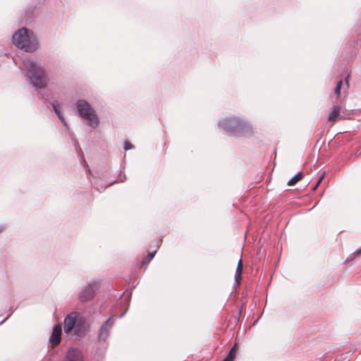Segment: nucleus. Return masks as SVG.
Listing matches in <instances>:
<instances>
[{
  "label": "nucleus",
  "mask_w": 361,
  "mask_h": 361,
  "mask_svg": "<svg viewBox=\"0 0 361 361\" xmlns=\"http://www.w3.org/2000/svg\"><path fill=\"white\" fill-rule=\"evenodd\" d=\"M343 84V81L341 80L337 82V85L334 90V93L336 96H339L341 94V88Z\"/></svg>",
  "instance_id": "nucleus-15"
},
{
  "label": "nucleus",
  "mask_w": 361,
  "mask_h": 361,
  "mask_svg": "<svg viewBox=\"0 0 361 361\" xmlns=\"http://www.w3.org/2000/svg\"><path fill=\"white\" fill-rule=\"evenodd\" d=\"M12 42L18 48L27 52H32L37 49L38 42L33 32L23 27L13 35Z\"/></svg>",
  "instance_id": "nucleus-2"
},
{
  "label": "nucleus",
  "mask_w": 361,
  "mask_h": 361,
  "mask_svg": "<svg viewBox=\"0 0 361 361\" xmlns=\"http://www.w3.org/2000/svg\"><path fill=\"white\" fill-rule=\"evenodd\" d=\"M242 273H243V262H242V259H240L238 261V265L236 267V270H235V282L237 284L240 283V280L241 279Z\"/></svg>",
  "instance_id": "nucleus-12"
},
{
  "label": "nucleus",
  "mask_w": 361,
  "mask_h": 361,
  "mask_svg": "<svg viewBox=\"0 0 361 361\" xmlns=\"http://www.w3.org/2000/svg\"><path fill=\"white\" fill-rule=\"evenodd\" d=\"M78 313L72 312L69 313L64 319L63 329L65 333L69 334L74 330L75 326L76 318Z\"/></svg>",
  "instance_id": "nucleus-7"
},
{
  "label": "nucleus",
  "mask_w": 361,
  "mask_h": 361,
  "mask_svg": "<svg viewBox=\"0 0 361 361\" xmlns=\"http://www.w3.org/2000/svg\"><path fill=\"white\" fill-rule=\"evenodd\" d=\"M340 111V106H335L329 115V120L330 121L334 122L336 120L337 117L339 116Z\"/></svg>",
  "instance_id": "nucleus-13"
},
{
  "label": "nucleus",
  "mask_w": 361,
  "mask_h": 361,
  "mask_svg": "<svg viewBox=\"0 0 361 361\" xmlns=\"http://www.w3.org/2000/svg\"><path fill=\"white\" fill-rule=\"evenodd\" d=\"M132 148H133V145L130 142H128L127 141L125 142V143H124V149L126 151H127L128 149H130Z\"/></svg>",
  "instance_id": "nucleus-19"
},
{
  "label": "nucleus",
  "mask_w": 361,
  "mask_h": 361,
  "mask_svg": "<svg viewBox=\"0 0 361 361\" xmlns=\"http://www.w3.org/2000/svg\"><path fill=\"white\" fill-rule=\"evenodd\" d=\"M234 358L235 357L233 356L228 354L223 361H233Z\"/></svg>",
  "instance_id": "nucleus-20"
},
{
  "label": "nucleus",
  "mask_w": 361,
  "mask_h": 361,
  "mask_svg": "<svg viewBox=\"0 0 361 361\" xmlns=\"http://www.w3.org/2000/svg\"><path fill=\"white\" fill-rule=\"evenodd\" d=\"M155 252H156V251L148 253L144 259V262L147 263V262H150L154 257Z\"/></svg>",
  "instance_id": "nucleus-16"
},
{
  "label": "nucleus",
  "mask_w": 361,
  "mask_h": 361,
  "mask_svg": "<svg viewBox=\"0 0 361 361\" xmlns=\"http://www.w3.org/2000/svg\"><path fill=\"white\" fill-rule=\"evenodd\" d=\"M23 67L27 70L26 76L34 87L41 89L46 87L48 78L42 66L33 61L27 60L23 61Z\"/></svg>",
  "instance_id": "nucleus-1"
},
{
  "label": "nucleus",
  "mask_w": 361,
  "mask_h": 361,
  "mask_svg": "<svg viewBox=\"0 0 361 361\" xmlns=\"http://www.w3.org/2000/svg\"><path fill=\"white\" fill-rule=\"evenodd\" d=\"M87 331L86 322L84 318L80 317L78 314L75 322V326L74 327L73 333L76 336H82Z\"/></svg>",
  "instance_id": "nucleus-10"
},
{
  "label": "nucleus",
  "mask_w": 361,
  "mask_h": 361,
  "mask_svg": "<svg viewBox=\"0 0 361 361\" xmlns=\"http://www.w3.org/2000/svg\"><path fill=\"white\" fill-rule=\"evenodd\" d=\"M219 126L233 135H244L250 130V126L237 117L225 118L219 121Z\"/></svg>",
  "instance_id": "nucleus-3"
},
{
  "label": "nucleus",
  "mask_w": 361,
  "mask_h": 361,
  "mask_svg": "<svg viewBox=\"0 0 361 361\" xmlns=\"http://www.w3.org/2000/svg\"><path fill=\"white\" fill-rule=\"evenodd\" d=\"M99 283L94 281L90 282L87 286L83 287L79 293V299L81 302H87L91 300L95 294L96 290L99 288Z\"/></svg>",
  "instance_id": "nucleus-5"
},
{
  "label": "nucleus",
  "mask_w": 361,
  "mask_h": 361,
  "mask_svg": "<svg viewBox=\"0 0 361 361\" xmlns=\"http://www.w3.org/2000/svg\"><path fill=\"white\" fill-rule=\"evenodd\" d=\"M355 254H356V255H360V254H361V248H360V249H359V250H357L355 252Z\"/></svg>",
  "instance_id": "nucleus-22"
},
{
  "label": "nucleus",
  "mask_w": 361,
  "mask_h": 361,
  "mask_svg": "<svg viewBox=\"0 0 361 361\" xmlns=\"http://www.w3.org/2000/svg\"><path fill=\"white\" fill-rule=\"evenodd\" d=\"M114 320L113 317H109L104 324L100 327L99 331V340L102 341H106L109 336V331L112 326L114 325Z\"/></svg>",
  "instance_id": "nucleus-6"
},
{
  "label": "nucleus",
  "mask_w": 361,
  "mask_h": 361,
  "mask_svg": "<svg viewBox=\"0 0 361 361\" xmlns=\"http://www.w3.org/2000/svg\"><path fill=\"white\" fill-rule=\"evenodd\" d=\"M3 231V227H0V232Z\"/></svg>",
  "instance_id": "nucleus-24"
},
{
  "label": "nucleus",
  "mask_w": 361,
  "mask_h": 361,
  "mask_svg": "<svg viewBox=\"0 0 361 361\" xmlns=\"http://www.w3.org/2000/svg\"><path fill=\"white\" fill-rule=\"evenodd\" d=\"M75 146L76 148H79L80 152H81V149L79 147L78 143L76 141L75 142Z\"/></svg>",
  "instance_id": "nucleus-21"
},
{
  "label": "nucleus",
  "mask_w": 361,
  "mask_h": 361,
  "mask_svg": "<svg viewBox=\"0 0 361 361\" xmlns=\"http://www.w3.org/2000/svg\"><path fill=\"white\" fill-rule=\"evenodd\" d=\"M238 350V344L235 343L234 345L231 349L230 352L228 353V355L235 357V354Z\"/></svg>",
  "instance_id": "nucleus-17"
},
{
  "label": "nucleus",
  "mask_w": 361,
  "mask_h": 361,
  "mask_svg": "<svg viewBox=\"0 0 361 361\" xmlns=\"http://www.w3.org/2000/svg\"><path fill=\"white\" fill-rule=\"evenodd\" d=\"M324 173H324L322 174V176L319 178V180H317V183L315 184V185H314V186L313 187V188H312V190H316V188H317L318 187V185H319V183L322 182V179H323V178H324Z\"/></svg>",
  "instance_id": "nucleus-18"
},
{
  "label": "nucleus",
  "mask_w": 361,
  "mask_h": 361,
  "mask_svg": "<svg viewBox=\"0 0 361 361\" xmlns=\"http://www.w3.org/2000/svg\"><path fill=\"white\" fill-rule=\"evenodd\" d=\"M78 115L86 121L87 125L96 128L99 125V118L90 103L80 99L76 103Z\"/></svg>",
  "instance_id": "nucleus-4"
},
{
  "label": "nucleus",
  "mask_w": 361,
  "mask_h": 361,
  "mask_svg": "<svg viewBox=\"0 0 361 361\" xmlns=\"http://www.w3.org/2000/svg\"><path fill=\"white\" fill-rule=\"evenodd\" d=\"M302 172H298L295 176H293L288 182V185L289 186L294 185L296 184L299 180H300L302 178Z\"/></svg>",
  "instance_id": "nucleus-14"
},
{
  "label": "nucleus",
  "mask_w": 361,
  "mask_h": 361,
  "mask_svg": "<svg viewBox=\"0 0 361 361\" xmlns=\"http://www.w3.org/2000/svg\"><path fill=\"white\" fill-rule=\"evenodd\" d=\"M61 333L62 329L61 324H58L54 325L49 338V343L51 346L55 347L60 343Z\"/></svg>",
  "instance_id": "nucleus-9"
},
{
  "label": "nucleus",
  "mask_w": 361,
  "mask_h": 361,
  "mask_svg": "<svg viewBox=\"0 0 361 361\" xmlns=\"http://www.w3.org/2000/svg\"><path fill=\"white\" fill-rule=\"evenodd\" d=\"M63 361H84V358L80 350L71 348L66 352Z\"/></svg>",
  "instance_id": "nucleus-8"
},
{
  "label": "nucleus",
  "mask_w": 361,
  "mask_h": 361,
  "mask_svg": "<svg viewBox=\"0 0 361 361\" xmlns=\"http://www.w3.org/2000/svg\"><path fill=\"white\" fill-rule=\"evenodd\" d=\"M345 82H346L347 86H348V80L347 78L345 79Z\"/></svg>",
  "instance_id": "nucleus-23"
},
{
  "label": "nucleus",
  "mask_w": 361,
  "mask_h": 361,
  "mask_svg": "<svg viewBox=\"0 0 361 361\" xmlns=\"http://www.w3.org/2000/svg\"><path fill=\"white\" fill-rule=\"evenodd\" d=\"M51 105H52V107L54 109V111H55V113L56 114V115L58 116L59 119L61 121V122L63 123L64 126H67V123H66L63 116L62 115V114L61 112V104H60V103L58 101L54 100L51 103Z\"/></svg>",
  "instance_id": "nucleus-11"
}]
</instances>
